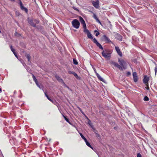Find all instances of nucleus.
<instances>
[{
    "mask_svg": "<svg viewBox=\"0 0 157 157\" xmlns=\"http://www.w3.org/2000/svg\"><path fill=\"white\" fill-rule=\"evenodd\" d=\"M112 51L109 49H106L103 50L101 52L102 56L108 60L110 59Z\"/></svg>",
    "mask_w": 157,
    "mask_h": 157,
    "instance_id": "nucleus-1",
    "label": "nucleus"
},
{
    "mask_svg": "<svg viewBox=\"0 0 157 157\" xmlns=\"http://www.w3.org/2000/svg\"><path fill=\"white\" fill-rule=\"evenodd\" d=\"M118 62L121 65V66L122 67V71L123 69H126L127 64L126 61L123 59L120 60L119 59Z\"/></svg>",
    "mask_w": 157,
    "mask_h": 157,
    "instance_id": "nucleus-2",
    "label": "nucleus"
},
{
    "mask_svg": "<svg viewBox=\"0 0 157 157\" xmlns=\"http://www.w3.org/2000/svg\"><path fill=\"white\" fill-rule=\"evenodd\" d=\"M72 24L74 28L77 29L79 28L80 23L77 19H74L72 22Z\"/></svg>",
    "mask_w": 157,
    "mask_h": 157,
    "instance_id": "nucleus-3",
    "label": "nucleus"
},
{
    "mask_svg": "<svg viewBox=\"0 0 157 157\" xmlns=\"http://www.w3.org/2000/svg\"><path fill=\"white\" fill-rule=\"evenodd\" d=\"M103 39L105 42L109 43H111L113 44V43L111 41L110 39L107 37L106 35H104L103 36Z\"/></svg>",
    "mask_w": 157,
    "mask_h": 157,
    "instance_id": "nucleus-4",
    "label": "nucleus"
},
{
    "mask_svg": "<svg viewBox=\"0 0 157 157\" xmlns=\"http://www.w3.org/2000/svg\"><path fill=\"white\" fill-rule=\"evenodd\" d=\"M134 81L136 82L138 81V77L137 74L136 72H134L132 74Z\"/></svg>",
    "mask_w": 157,
    "mask_h": 157,
    "instance_id": "nucleus-5",
    "label": "nucleus"
},
{
    "mask_svg": "<svg viewBox=\"0 0 157 157\" xmlns=\"http://www.w3.org/2000/svg\"><path fill=\"white\" fill-rule=\"evenodd\" d=\"M92 4L95 8H98L99 7V1L98 0L94 1L92 2Z\"/></svg>",
    "mask_w": 157,
    "mask_h": 157,
    "instance_id": "nucleus-6",
    "label": "nucleus"
},
{
    "mask_svg": "<svg viewBox=\"0 0 157 157\" xmlns=\"http://www.w3.org/2000/svg\"><path fill=\"white\" fill-rule=\"evenodd\" d=\"M115 49L118 55L121 57L122 56V52H121L119 47H115Z\"/></svg>",
    "mask_w": 157,
    "mask_h": 157,
    "instance_id": "nucleus-7",
    "label": "nucleus"
},
{
    "mask_svg": "<svg viewBox=\"0 0 157 157\" xmlns=\"http://www.w3.org/2000/svg\"><path fill=\"white\" fill-rule=\"evenodd\" d=\"M115 38L117 40H118L120 41H121L122 40V36L119 34L117 33L115 34Z\"/></svg>",
    "mask_w": 157,
    "mask_h": 157,
    "instance_id": "nucleus-8",
    "label": "nucleus"
},
{
    "mask_svg": "<svg viewBox=\"0 0 157 157\" xmlns=\"http://www.w3.org/2000/svg\"><path fill=\"white\" fill-rule=\"evenodd\" d=\"M79 20L81 23L83 25V28L86 27V24L85 23V22L84 19L80 17H79Z\"/></svg>",
    "mask_w": 157,
    "mask_h": 157,
    "instance_id": "nucleus-9",
    "label": "nucleus"
},
{
    "mask_svg": "<svg viewBox=\"0 0 157 157\" xmlns=\"http://www.w3.org/2000/svg\"><path fill=\"white\" fill-rule=\"evenodd\" d=\"M28 23L33 27H36V24L34 23V19H28Z\"/></svg>",
    "mask_w": 157,
    "mask_h": 157,
    "instance_id": "nucleus-10",
    "label": "nucleus"
},
{
    "mask_svg": "<svg viewBox=\"0 0 157 157\" xmlns=\"http://www.w3.org/2000/svg\"><path fill=\"white\" fill-rule=\"evenodd\" d=\"M149 80V77H147V76H144L143 79V82L145 84H148V82Z\"/></svg>",
    "mask_w": 157,
    "mask_h": 157,
    "instance_id": "nucleus-11",
    "label": "nucleus"
},
{
    "mask_svg": "<svg viewBox=\"0 0 157 157\" xmlns=\"http://www.w3.org/2000/svg\"><path fill=\"white\" fill-rule=\"evenodd\" d=\"M90 12L93 13V18L96 20V21L97 22H98L100 24H101V23L100 21H99V20L98 19L96 15L94 13H93V12H92V11H90Z\"/></svg>",
    "mask_w": 157,
    "mask_h": 157,
    "instance_id": "nucleus-12",
    "label": "nucleus"
},
{
    "mask_svg": "<svg viewBox=\"0 0 157 157\" xmlns=\"http://www.w3.org/2000/svg\"><path fill=\"white\" fill-rule=\"evenodd\" d=\"M113 64L114 66L120 69V70L122 71V68L121 66L119 65L118 63L115 62L113 63Z\"/></svg>",
    "mask_w": 157,
    "mask_h": 157,
    "instance_id": "nucleus-13",
    "label": "nucleus"
},
{
    "mask_svg": "<svg viewBox=\"0 0 157 157\" xmlns=\"http://www.w3.org/2000/svg\"><path fill=\"white\" fill-rule=\"evenodd\" d=\"M56 78L57 79L59 82H61L63 83H64V82L62 79L59 76H56Z\"/></svg>",
    "mask_w": 157,
    "mask_h": 157,
    "instance_id": "nucleus-14",
    "label": "nucleus"
},
{
    "mask_svg": "<svg viewBox=\"0 0 157 157\" xmlns=\"http://www.w3.org/2000/svg\"><path fill=\"white\" fill-rule=\"evenodd\" d=\"M87 34L88 38L91 39H93V37L90 32L88 33Z\"/></svg>",
    "mask_w": 157,
    "mask_h": 157,
    "instance_id": "nucleus-15",
    "label": "nucleus"
},
{
    "mask_svg": "<svg viewBox=\"0 0 157 157\" xmlns=\"http://www.w3.org/2000/svg\"><path fill=\"white\" fill-rule=\"evenodd\" d=\"M21 8L22 10L25 11L26 13L28 11L27 9L24 7L23 6H21Z\"/></svg>",
    "mask_w": 157,
    "mask_h": 157,
    "instance_id": "nucleus-16",
    "label": "nucleus"
},
{
    "mask_svg": "<svg viewBox=\"0 0 157 157\" xmlns=\"http://www.w3.org/2000/svg\"><path fill=\"white\" fill-rule=\"evenodd\" d=\"M96 76L100 80L103 81V79L100 76V75L98 73H97Z\"/></svg>",
    "mask_w": 157,
    "mask_h": 157,
    "instance_id": "nucleus-17",
    "label": "nucleus"
},
{
    "mask_svg": "<svg viewBox=\"0 0 157 157\" xmlns=\"http://www.w3.org/2000/svg\"><path fill=\"white\" fill-rule=\"evenodd\" d=\"M96 44L97 46L99 47L100 49H101L102 50L103 49V48L101 45L98 42L97 43V44Z\"/></svg>",
    "mask_w": 157,
    "mask_h": 157,
    "instance_id": "nucleus-18",
    "label": "nucleus"
},
{
    "mask_svg": "<svg viewBox=\"0 0 157 157\" xmlns=\"http://www.w3.org/2000/svg\"><path fill=\"white\" fill-rule=\"evenodd\" d=\"M96 44L97 46L99 47L100 49H101L102 50L103 49V48L101 45L98 42L97 43V44Z\"/></svg>",
    "mask_w": 157,
    "mask_h": 157,
    "instance_id": "nucleus-19",
    "label": "nucleus"
},
{
    "mask_svg": "<svg viewBox=\"0 0 157 157\" xmlns=\"http://www.w3.org/2000/svg\"><path fill=\"white\" fill-rule=\"evenodd\" d=\"M84 29V32L86 34L88 33H89V31L86 29V27L85 28H83Z\"/></svg>",
    "mask_w": 157,
    "mask_h": 157,
    "instance_id": "nucleus-20",
    "label": "nucleus"
},
{
    "mask_svg": "<svg viewBox=\"0 0 157 157\" xmlns=\"http://www.w3.org/2000/svg\"><path fill=\"white\" fill-rule=\"evenodd\" d=\"M63 117L64 118L65 120L68 123L70 124H71V123L69 122V120L68 118H67L65 116H64V115H63Z\"/></svg>",
    "mask_w": 157,
    "mask_h": 157,
    "instance_id": "nucleus-21",
    "label": "nucleus"
},
{
    "mask_svg": "<svg viewBox=\"0 0 157 157\" xmlns=\"http://www.w3.org/2000/svg\"><path fill=\"white\" fill-rule=\"evenodd\" d=\"M33 78V80L35 81V82H37V79L36 78V77L33 75H32Z\"/></svg>",
    "mask_w": 157,
    "mask_h": 157,
    "instance_id": "nucleus-22",
    "label": "nucleus"
},
{
    "mask_svg": "<svg viewBox=\"0 0 157 157\" xmlns=\"http://www.w3.org/2000/svg\"><path fill=\"white\" fill-rule=\"evenodd\" d=\"M94 32L95 33H95V36H98V35H99L100 33L98 31L95 30L94 31Z\"/></svg>",
    "mask_w": 157,
    "mask_h": 157,
    "instance_id": "nucleus-23",
    "label": "nucleus"
},
{
    "mask_svg": "<svg viewBox=\"0 0 157 157\" xmlns=\"http://www.w3.org/2000/svg\"><path fill=\"white\" fill-rule=\"evenodd\" d=\"M27 58L29 62H30V56L29 54H27L26 55Z\"/></svg>",
    "mask_w": 157,
    "mask_h": 157,
    "instance_id": "nucleus-24",
    "label": "nucleus"
},
{
    "mask_svg": "<svg viewBox=\"0 0 157 157\" xmlns=\"http://www.w3.org/2000/svg\"><path fill=\"white\" fill-rule=\"evenodd\" d=\"M73 63L77 65L78 64V62L76 59H73Z\"/></svg>",
    "mask_w": 157,
    "mask_h": 157,
    "instance_id": "nucleus-25",
    "label": "nucleus"
},
{
    "mask_svg": "<svg viewBox=\"0 0 157 157\" xmlns=\"http://www.w3.org/2000/svg\"><path fill=\"white\" fill-rule=\"evenodd\" d=\"M154 63L155 64L156 66L155 68V75L156 74L157 71V65L156 64H155V62H154Z\"/></svg>",
    "mask_w": 157,
    "mask_h": 157,
    "instance_id": "nucleus-26",
    "label": "nucleus"
},
{
    "mask_svg": "<svg viewBox=\"0 0 157 157\" xmlns=\"http://www.w3.org/2000/svg\"><path fill=\"white\" fill-rule=\"evenodd\" d=\"M73 75H74V76L77 78H79V77H78V75L76 73H75V72H74V73H73Z\"/></svg>",
    "mask_w": 157,
    "mask_h": 157,
    "instance_id": "nucleus-27",
    "label": "nucleus"
},
{
    "mask_svg": "<svg viewBox=\"0 0 157 157\" xmlns=\"http://www.w3.org/2000/svg\"><path fill=\"white\" fill-rule=\"evenodd\" d=\"M144 100L145 101H148L149 98L147 96H145L144 98Z\"/></svg>",
    "mask_w": 157,
    "mask_h": 157,
    "instance_id": "nucleus-28",
    "label": "nucleus"
},
{
    "mask_svg": "<svg viewBox=\"0 0 157 157\" xmlns=\"http://www.w3.org/2000/svg\"><path fill=\"white\" fill-rule=\"evenodd\" d=\"M86 145L88 146L89 147H90V148H92V149H93V147H92V146L90 145V144L88 142V143H87L86 144Z\"/></svg>",
    "mask_w": 157,
    "mask_h": 157,
    "instance_id": "nucleus-29",
    "label": "nucleus"
},
{
    "mask_svg": "<svg viewBox=\"0 0 157 157\" xmlns=\"http://www.w3.org/2000/svg\"><path fill=\"white\" fill-rule=\"evenodd\" d=\"M146 87H145V88L147 90H149V88L148 86V84H146Z\"/></svg>",
    "mask_w": 157,
    "mask_h": 157,
    "instance_id": "nucleus-30",
    "label": "nucleus"
},
{
    "mask_svg": "<svg viewBox=\"0 0 157 157\" xmlns=\"http://www.w3.org/2000/svg\"><path fill=\"white\" fill-rule=\"evenodd\" d=\"M79 134L80 135L81 137L83 139L84 138H85V137L83 136V135L82 134L81 132H79Z\"/></svg>",
    "mask_w": 157,
    "mask_h": 157,
    "instance_id": "nucleus-31",
    "label": "nucleus"
},
{
    "mask_svg": "<svg viewBox=\"0 0 157 157\" xmlns=\"http://www.w3.org/2000/svg\"><path fill=\"white\" fill-rule=\"evenodd\" d=\"M93 42H94V43L96 44H97V43L98 42L95 38H94L93 39Z\"/></svg>",
    "mask_w": 157,
    "mask_h": 157,
    "instance_id": "nucleus-32",
    "label": "nucleus"
},
{
    "mask_svg": "<svg viewBox=\"0 0 157 157\" xmlns=\"http://www.w3.org/2000/svg\"><path fill=\"white\" fill-rule=\"evenodd\" d=\"M34 22H35L36 24H38L39 22V21L36 19H34Z\"/></svg>",
    "mask_w": 157,
    "mask_h": 157,
    "instance_id": "nucleus-33",
    "label": "nucleus"
},
{
    "mask_svg": "<svg viewBox=\"0 0 157 157\" xmlns=\"http://www.w3.org/2000/svg\"><path fill=\"white\" fill-rule=\"evenodd\" d=\"M93 68V69L94 71V72H95V73L96 74V75H97V73H98L96 71V69L94 68V67H93L92 66Z\"/></svg>",
    "mask_w": 157,
    "mask_h": 157,
    "instance_id": "nucleus-34",
    "label": "nucleus"
},
{
    "mask_svg": "<svg viewBox=\"0 0 157 157\" xmlns=\"http://www.w3.org/2000/svg\"><path fill=\"white\" fill-rule=\"evenodd\" d=\"M74 72H73V71H68V73L69 74H73V73H74Z\"/></svg>",
    "mask_w": 157,
    "mask_h": 157,
    "instance_id": "nucleus-35",
    "label": "nucleus"
},
{
    "mask_svg": "<svg viewBox=\"0 0 157 157\" xmlns=\"http://www.w3.org/2000/svg\"><path fill=\"white\" fill-rule=\"evenodd\" d=\"M137 157H142L140 153H138Z\"/></svg>",
    "mask_w": 157,
    "mask_h": 157,
    "instance_id": "nucleus-36",
    "label": "nucleus"
},
{
    "mask_svg": "<svg viewBox=\"0 0 157 157\" xmlns=\"http://www.w3.org/2000/svg\"><path fill=\"white\" fill-rule=\"evenodd\" d=\"M20 4L21 7L22 6H23L22 2L21 1H20Z\"/></svg>",
    "mask_w": 157,
    "mask_h": 157,
    "instance_id": "nucleus-37",
    "label": "nucleus"
},
{
    "mask_svg": "<svg viewBox=\"0 0 157 157\" xmlns=\"http://www.w3.org/2000/svg\"><path fill=\"white\" fill-rule=\"evenodd\" d=\"M47 98L49 100H50L51 101V102H53V101L51 100V99H50L49 98V97L48 96V98Z\"/></svg>",
    "mask_w": 157,
    "mask_h": 157,
    "instance_id": "nucleus-38",
    "label": "nucleus"
},
{
    "mask_svg": "<svg viewBox=\"0 0 157 157\" xmlns=\"http://www.w3.org/2000/svg\"><path fill=\"white\" fill-rule=\"evenodd\" d=\"M11 50L13 52V53H14V52H15V50L14 49H13Z\"/></svg>",
    "mask_w": 157,
    "mask_h": 157,
    "instance_id": "nucleus-39",
    "label": "nucleus"
},
{
    "mask_svg": "<svg viewBox=\"0 0 157 157\" xmlns=\"http://www.w3.org/2000/svg\"><path fill=\"white\" fill-rule=\"evenodd\" d=\"M14 54V55H15V56L17 57V55L16 53V52H14V53H13Z\"/></svg>",
    "mask_w": 157,
    "mask_h": 157,
    "instance_id": "nucleus-40",
    "label": "nucleus"
},
{
    "mask_svg": "<svg viewBox=\"0 0 157 157\" xmlns=\"http://www.w3.org/2000/svg\"><path fill=\"white\" fill-rule=\"evenodd\" d=\"M44 94H45V96L46 97L48 98V96L47 95V94L46 92H44Z\"/></svg>",
    "mask_w": 157,
    "mask_h": 157,
    "instance_id": "nucleus-41",
    "label": "nucleus"
},
{
    "mask_svg": "<svg viewBox=\"0 0 157 157\" xmlns=\"http://www.w3.org/2000/svg\"><path fill=\"white\" fill-rule=\"evenodd\" d=\"M64 84V86L67 87L68 88H69V87L64 83H63Z\"/></svg>",
    "mask_w": 157,
    "mask_h": 157,
    "instance_id": "nucleus-42",
    "label": "nucleus"
},
{
    "mask_svg": "<svg viewBox=\"0 0 157 157\" xmlns=\"http://www.w3.org/2000/svg\"><path fill=\"white\" fill-rule=\"evenodd\" d=\"M83 139L84 140L85 142L87 141L86 139V138L85 137V138H84V139Z\"/></svg>",
    "mask_w": 157,
    "mask_h": 157,
    "instance_id": "nucleus-43",
    "label": "nucleus"
},
{
    "mask_svg": "<svg viewBox=\"0 0 157 157\" xmlns=\"http://www.w3.org/2000/svg\"><path fill=\"white\" fill-rule=\"evenodd\" d=\"M36 84V85L37 86H38L39 84H38V81L37 82H35Z\"/></svg>",
    "mask_w": 157,
    "mask_h": 157,
    "instance_id": "nucleus-44",
    "label": "nucleus"
},
{
    "mask_svg": "<svg viewBox=\"0 0 157 157\" xmlns=\"http://www.w3.org/2000/svg\"><path fill=\"white\" fill-rule=\"evenodd\" d=\"M130 74H131V73H130V72H128L127 73V75H130Z\"/></svg>",
    "mask_w": 157,
    "mask_h": 157,
    "instance_id": "nucleus-45",
    "label": "nucleus"
},
{
    "mask_svg": "<svg viewBox=\"0 0 157 157\" xmlns=\"http://www.w3.org/2000/svg\"><path fill=\"white\" fill-rule=\"evenodd\" d=\"M73 8L74 9V10H78V9L76 8H75V7H74Z\"/></svg>",
    "mask_w": 157,
    "mask_h": 157,
    "instance_id": "nucleus-46",
    "label": "nucleus"
},
{
    "mask_svg": "<svg viewBox=\"0 0 157 157\" xmlns=\"http://www.w3.org/2000/svg\"><path fill=\"white\" fill-rule=\"evenodd\" d=\"M10 49L11 50L13 49L12 46H10Z\"/></svg>",
    "mask_w": 157,
    "mask_h": 157,
    "instance_id": "nucleus-47",
    "label": "nucleus"
},
{
    "mask_svg": "<svg viewBox=\"0 0 157 157\" xmlns=\"http://www.w3.org/2000/svg\"><path fill=\"white\" fill-rule=\"evenodd\" d=\"M37 86L40 88V89H41V87L39 85L38 86Z\"/></svg>",
    "mask_w": 157,
    "mask_h": 157,
    "instance_id": "nucleus-48",
    "label": "nucleus"
},
{
    "mask_svg": "<svg viewBox=\"0 0 157 157\" xmlns=\"http://www.w3.org/2000/svg\"><path fill=\"white\" fill-rule=\"evenodd\" d=\"M88 124H89L90 125V121L89 122H88Z\"/></svg>",
    "mask_w": 157,
    "mask_h": 157,
    "instance_id": "nucleus-49",
    "label": "nucleus"
},
{
    "mask_svg": "<svg viewBox=\"0 0 157 157\" xmlns=\"http://www.w3.org/2000/svg\"><path fill=\"white\" fill-rule=\"evenodd\" d=\"M10 1H11V2H15V0H10Z\"/></svg>",
    "mask_w": 157,
    "mask_h": 157,
    "instance_id": "nucleus-50",
    "label": "nucleus"
},
{
    "mask_svg": "<svg viewBox=\"0 0 157 157\" xmlns=\"http://www.w3.org/2000/svg\"><path fill=\"white\" fill-rule=\"evenodd\" d=\"M2 90L1 88H0V93L2 92Z\"/></svg>",
    "mask_w": 157,
    "mask_h": 157,
    "instance_id": "nucleus-51",
    "label": "nucleus"
},
{
    "mask_svg": "<svg viewBox=\"0 0 157 157\" xmlns=\"http://www.w3.org/2000/svg\"><path fill=\"white\" fill-rule=\"evenodd\" d=\"M86 144L87 143H88V142L87 141H86L85 142Z\"/></svg>",
    "mask_w": 157,
    "mask_h": 157,
    "instance_id": "nucleus-52",
    "label": "nucleus"
},
{
    "mask_svg": "<svg viewBox=\"0 0 157 157\" xmlns=\"http://www.w3.org/2000/svg\"><path fill=\"white\" fill-rule=\"evenodd\" d=\"M15 35H16V34L17 33V32H15Z\"/></svg>",
    "mask_w": 157,
    "mask_h": 157,
    "instance_id": "nucleus-53",
    "label": "nucleus"
},
{
    "mask_svg": "<svg viewBox=\"0 0 157 157\" xmlns=\"http://www.w3.org/2000/svg\"><path fill=\"white\" fill-rule=\"evenodd\" d=\"M23 64L24 66V63H23Z\"/></svg>",
    "mask_w": 157,
    "mask_h": 157,
    "instance_id": "nucleus-54",
    "label": "nucleus"
}]
</instances>
